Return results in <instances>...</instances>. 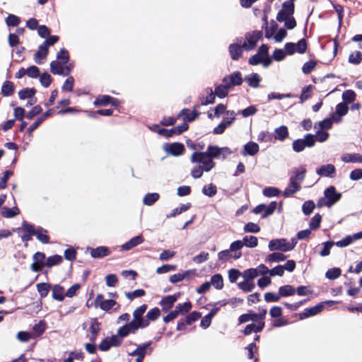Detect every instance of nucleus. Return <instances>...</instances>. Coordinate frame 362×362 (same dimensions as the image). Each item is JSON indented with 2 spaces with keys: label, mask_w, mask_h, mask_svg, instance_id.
Segmentation results:
<instances>
[{
  "label": "nucleus",
  "mask_w": 362,
  "mask_h": 362,
  "mask_svg": "<svg viewBox=\"0 0 362 362\" xmlns=\"http://www.w3.org/2000/svg\"><path fill=\"white\" fill-rule=\"evenodd\" d=\"M297 241L295 238L291 239L290 243L285 238L272 240L269 243L270 251L281 250L282 252H288L292 250L296 245Z\"/></svg>",
  "instance_id": "f257e3e1"
},
{
  "label": "nucleus",
  "mask_w": 362,
  "mask_h": 362,
  "mask_svg": "<svg viewBox=\"0 0 362 362\" xmlns=\"http://www.w3.org/2000/svg\"><path fill=\"white\" fill-rule=\"evenodd\" d=\"M316 142L315 136L308 134L305 136V139H298L293 141L292 146L295 152L303 151L305 147H313Z\"/></svg>",
  "instance_id": "f03ea898"
},
{
  "label": "nucleus",
  "mask_w": 362,
  "mask_h": 362,
  "mask_svg": "<svg viewBox=\"0 0 362 362\" xmlns=\"http://www.w3.org/2000/svg\"><path fill=\"white\" fill-rule=\"evenodd\" d=\"M246 42L243 43V47L245 50H252L255 48L257 42L262 37V32L260 30H254L245 33Z\"/></svg>",
  "instance_id": "7ed1b4c3"
},
{
  "label": "nucleus",
  "mask_w": 362,
  "mask_h": 362,
  "mask_svg": "<svg viewBox=\"0 0 362 362\" xmlns=\"http://www.w3.org/2000/svg\"><path fill=\"white\" fill-rule=\"evenodd\" d=\"M146 309L147 305L143 304L133 312V320L131 322H134V324L139 329H143L149 325V322L143 317Z\"/></svg>",
  "instance_id": "20e7f679"
},
{
  "label": "nucleus",
  "mask_w": 362,
  "mask_h": 362,
  "mask_svg": "<svg viewBox=\"0 0 362 362\" xmlns=\"http://www.w3.org/2000/svg\"><path fill=\"white\" fill-rule=\"evenodd\" d=\"M93 105L95 107H103L111 105L112 107L117 108L120 105V102L117 98L110 95H99L95 99Z\"/></svg>",
  "instance_id": "39448f33"
},
{
  "label": "nucleus",
  "mask_w": 362,
  "mask_h": 362,
  "mask_svg": "<svg viewBox=\"0 0 362 362\" xmlns=\"http://www.w3.org/2000/svg\"><path fill=\"white\" fill-rule=\"evenodd\" d=\"M295 11V5L293 2L285 1L282 4V9L276 15V20L279 22H283L288 18L293 16Z\"/></svg>",
  "instance_id": "423d86ee"
},
{
  "label": "nucleus",
  "mask_w": 362,
  "mask_h": 362,
  "mask_svg": "<svg viewBox=\"0 0 362 362\" xmlns=\"http://www.w3.org/2000/svg\"><path fill=\"white\" fill-rule=\"evenodd\" d=\"M243 81L242 74L238 71L226 76L222 80L223 83H225L229 88L236 86H240L243 83Z\"/></svg>",
  "instance_id": "0eeeda50"
},
{
  "label": "nucleus",
  "mask_w": 362,
  "mask_h": 362,
  "mask_svg": "<svg viewBox=\"0 0 362 362\" xmlns=\"http://www.w3.org/2000/svg\"><path fill=\"white\" fill-rule=\"evenodd\" d=\"M116 305L119 308L120 305L115 300H105L103 294H98L95 299V307L99 306L105 311H109Z\"/></svg>",
  "instance_id": "6e6552de"
},
{
  "label": "nucleus",
  "mask_w": 362,
  "mask_h": 362,
  "mask_svg": "<svg viewBox=\"0 0 362 362\" xmlns=\"http://www.w3.org/2000/svg\"><path fill=\"white\" fill-rule=\"evenodd\" d=\"M152 341H148L141 344H139L135 350H134L130 355L136 356L137 358H144L147 354H151L153 351L151 347Z\"/></svg>",
  "instance_id": "1a4fd4ad"
},
{
  "label": "nucleus",
  "mask_w": 362,
  "mask_h": 362,
  "mask_svg": "<svg viewBox=\"0 0 362 362\" xmlns=\"http://www.w3.org/2000/svg\"><path fill=\"white\" fill-rule=\"evenodd\" d=\"M189 129V125L187 123H182V124L175 127L170 129H162L160 130V136H163L165 138L172 137L173 135H180L183 132L187 131Z\"/></svg>",
  "instance_id": "9d476101"
},
{
  "label": "nucleus",
  "mask_w": 362,
  "mask_h": 362,
  "mask_svg": "<svg viewBox=\"0 0 362 362\" xmlns=\"http://www.w3.org/2000/svg\"><path fill=\"white\" fill-rule=\"evenodd\" d=\"M21 230L23 234L21 240L25 243V247L28 246V242L32 240V236L35 235L34 226L24 221L22 223Z\"/></svg>",
  "instance_id": "9b49d317"
},
{
  "label": "nucleus",
  "mask_w": 362,
  "mask_h": 362,
  "mask_svg": "<svg viewBox=\"0 0 362 362\" xmlns=\"http://www.w3.org/2000/svg\"><path fill=\"white\" fill-rule=\"evenodd\" d=\"M324 195L327 198L329 204L331 206H333L338 202L341 197V194L340 192H337L335 187L334 186H329L325 189Z\"/></svg>",
  "instance_id": "f8f14e48"
},
{
  "label": "nucleus",
  "mask_w": 362,
  "mask_h": 362,
  "mask_svg": "<svg viewBox=\"0 0 362 362\" xmlns=\"http://www.w3.org/2000/svg\"><path fill=\"white\" fill-rule=\"evenodd\" d=\"M164 150L172 156H179L183 154L185 151V146L178 142L166 144Z\"/></svg>",
  "instance_id": "ddd939ff"
},
{
  "label": "nucleus",
  "mask_w": 362,
  "mask_h": 362,
  "mask_svg": "<svg viewBox=\"0 0 362 362\" xmlns=\"http://www.w3.org/2000/svg\"><path fill=\"white\" fill-rule=\"evenodd\" d=\"M324 308L323 303H320L317 305L305 309L304 312L300 313H296L295 315H298L300 320H303L307 317L314 316L315 315H317L318 313H321Z\"/></svg>",
  "instance_id": "4468645a"
},
{
  "label": "nucleus",
  "mask_w": 362,
  "mask_h": 362,
  "mask_svg": "<svg viewBox=\"0 0 362 362\" xmlns=\"http://www.w3.org/2000/svg\"><path fill=\"white\" fill-rule=\"evenodd\" d=\"M349 111L348 105L344 103H340L336 106V111L331 114L332 119L334 122H340L341 117L345 116Z\"/></svg>",
  "instance_id": "2eb2a0df"
},
{
  "label": "nucleus",
  "mask_w": 362,
  "mask_h": 362,
  "mask_svg": "<svg viewBox=\"0 0 362 362\" xmlns=\"http://www.w3.org/2000/svg\"><path fill=\"white\" fill-rule=\"evenodd\" d=\"M139 329L137 326L134 324V322H129L124 325L120 327L117 329V336L120 338H124L127 337L129 334H134Z\"/></svg>",
  "instance_id": "dca6fc26"
},
{
  "label": "nucleus",
  "mask_w": 362,
  "mask_h": 362,
  "mask_svg": "<svg viewBox=\"0 0 362 362\" xmlns=\"http://www.w3.org/2000/svg\"><path fill=\"white\" fill-rule=\"evenodd\" d=\"M196 108L197 107L194 106V110L192 112H189V110L187 109V108H184L182 109V110L180 111V112L177 114V117L178 119L182 117V116H184V122L183 123H187V122H193L194 120H195L196 118H197L199 117V115H200L199 112H197L196 111Z\"/></svg>",
  "instance_id": "f3484780"
},
{
  "label": "nucleus",
  "mask_w": 362,
  "mask_h": 362,
  "mask_svg": "<svg viewBox=\"0 0 362 362\" xmlns=\"http://www.w3.org/2000/svg\"><path fill=\"white\" fill-rule=\"evenodd\" d=\"M258 313H254L252 310H249L250 320L253 323H259L260 322H265L267 310L264 308H258Z\"/></svg>",
  "instance_id": "a211bd4d"
},
{
  "label": "nucleus",
  "mask_w": 362,
  "mask_h": 362,
  "mask_svg": "<svg viewBox=\"0 0 362 362\" xmlns=\"http://www.w3.org/2000/svg\"><path fill=\"white\" fill-rule=\"evenodd\" d=\"M316 172L320 176L329 177H334L336 176V168L332 164L323 165Z\"/></svg>",
  "instance_id": "6ab92c4d"
},
{
  "label": "nucleus",
  "mask_w": 362,
  "mask_h": 362,
  "mask_svg": "<svg viewBox=\"0 0 362 362\" xmlns=\"http://www.w3.org/2000/svg\"><path fill=\"white\" fill-rule=\"evenodd\" d=\"M100 323L97 320V319H94L90 325L89 327V334H88L87 337H88L90 342L94 343L97 339L98 333L100 329Z\"/></svg>",
  "instance_id": "aec40b11"
},
{
  "label": "nucleus",
  "mask_w": 362,
  "mask_h": 362,
  "mask_svg": "<svg viewBox=\"0 0 362 362\" xmlns=\"http://www.w3.org/2000/svg\"><path fill=\"white\" fill-rule=\"evenodd\" d=\"M177 298V296L175 294L163 297L159 303L160 305L162 307L163 311L167 312L168 310L171 309L176 302Z\"/></svg>",
  "instance_id": "412c9836"
},
{
  "label": "nucleus",
  "mask_w": 362,
  "mask_h": 362,
  "mask_svg": "<svg viewBox=\"0 0 362 362\" xmlns=\"http://www.w3.org/2000/svg\"><path fill=\"white\" fill-rule=\"evenodd\" d=\"M243 45L230 44L228 47V52L231 59L235 61L238 60L243 54Z\"/></svg>",
  "instance_id": "4be33fe9"
},
{
  "label": "nucleus",
  "mask_w": 362,
  "mask_h": 362,
  "mask_svg": "<svg viewBox=\"0 0 362 362\" xmlns=\"http://www.w3.org/2000/svg\"><path fill=\"white\" fill-rule=\"evenodd\" d=\"M265 327V322H260L259 323H251L245 327L243 330L244 335H250L252 332L258 333L263 330Z\"/></svg>",
  "instance_id": "5701e85b"
},
{
  "label": "nucleus",
  "mask_w": 362,
  "mask_h": 362,
  "mask_svg": "<svg viewBox=\"0 0 362 362\" xmlns=\"http://www.w3.org/2000/svg\"><path fill=\"white\" fill-rule=\"evenodd\" d=\"M111 253L110 249L106 246H99L90 250V256L93 258H103Z\"/></svg>",
  "instance_id": "b1692460"
},
{
  "label": "nucleus",
  "mask_w": 362,
  "mask_h": 362,
  "mask_svg": "<svg viewBox=\"0 0 362 362\" xmlns=\"http://www.w3.org/2000/svg\"><path fill=\"white\" fill-rule=\"evenodd\" d=\"M35 235L37 239L43 244H48L49 243V236L48 235L47 230L42 227L38 226L35 228L34 226Z\"/></svg>",
  "instance_id": "393cba45"
},
{
  "label": "nucleus",
  "mask_w": 362,
  "mask_h": 362,
  "mask_svg": "<svg viewBox=\"0 0 362 362\" xmlns=\"http://www.w3.org/2000/svg\"><path fill=\"white\" fill-rule=\"evenodd\" d=\"M223 151H226L227 153H230V151L228 148H219L217 146H212L209 145L207 147V150L205 152L209 157H210L211 159L218 158Z\"/></svg>",
  "instance_id": "a878e982"
},
{
  "label": "nucleus",
  "mask_w": 362,
  "mask_h": 362,
  "mask_svg": "<svg viewBox=\"0 0 362 362\" xmlns=\"http://www.w3.org/2000/svg\"><path fill=\"white\" fill-rule=\"evenodd\" d=\"M288 129L286 126L282 125L274 129V141H284L288 136Z\"/></svg>",
  "instance_id": "bb28decb"
},
{
  "label": "nucleus",
  "mask_w": 362,
  "mask_h": 362,
  "mask_svg": "<svg viewBox=\"0 0 362 362\" xmlns=\"http://www.w3.org/2000/svg\"><path fill=\"white\" fill-rule=\"evenodd\" d=\"M301 189V186L298 182H295L293 180H289L288 187L284 189L283 196L288 197L293 195L296 192Z\"/></svg>",
  "instance_id": "cd10ccee"
},
{
  "label": "nucleus",
  "mask_w": 362,
  "mask_h": 362,
  "mask_svg": "<svg viewBox=\"0 0 362 362\" xmlns=\"http://www.w3.org/2000/svg\"><path fill=\"white\" fill-rule=\"evenodd\" d=\"M144 239L142 235H137L131 238L128 242L122 245L123 250H129L133 247L139 245L144 242Z\"/></svg>",
  "instance_id": "c85d7f7f"
},
{
  "label": "nucleus",
  "mask_w": 362,
  "mask_h": 362,
  "mask_svg": "<svg viewBox=\"0 0 362 362\" xmlns=\"http://www.w3.org/2000/svg\"><path fill=\"white\" fill-rule=\"evenodd\" d=\"M259 151V145L255 142H248L244 146V149L242 152L243 156H255Z\"/></svg>",
  "instance_id": "c756f323"
},
{
  "label": "nucleus",
  "mask_w": 362,
  "mask_h": 362,
  "mask_svg": "<svg viewBox=\"0 0 362 362\" xmlns=\"http://www.w3.org/2000/svg\"><path fill=\"white\" fill-rule=\"evenodd\" d=\"M15 92V86L13 82L6 81L1 87V93L4 97H9Z\"/></svg>",
  "instance_id": "7c9ffc66"
},
{
  "label": "nucleus",
  "mask_w": 362,
  "mask_h": 362,
  "mask_svg": "<svg viewBox=\"0 0 362 362\" xmlns=\"http://www.w3.org/2000/svg\"><path fill=\"white\" fill-rule=\"evenodd\" d=\"M66 293H64V288L60 285H54L52 287V296L53 299L59 301H62L64 299Z\"/></svg>",
  "instance_id": "2f4dec72"
},
{
  "label": "nucleus",
  "mask_w": 362,
  "mask_h": 362,
  "mask_svg": "<svg viewBox=\"0 0 362 362\" xmlns=\"http://www.w3.org/2000/svg\"><path fill=\"white\" fill-rule=\"evenodd\" d=\"M293 173V175L290 177V180H293L295 182H302L305 179L306 169L303 167L296 168Z\"/></svg>",
  "instance_id": "473e14b6"
},
{
  "label": "nucleus",
  "mask_w": 362,
  "mask_h": 362,
  "mask_svg": "<svg viewBox=\"0 0 362 362\" xmlns=\"http://www.w3.org/2000/svg\"><path fill=\"white\" fill-rule=\"evenodd\" d=\"M245 81L250 87L257 88L259 86L261 78L257 73H253L250 76H245Z\"/></svg>",
  "instance_id": "72a5a7b5"
},
{
  "label": "nucleus",
  "mask_w": 362,
  "mask_h": 362,
  "mask_svg": "<svg viewBox=\"0 0 362 362\" xmlns=\"http://www.w3.org/2000/svg\"><path fill=\"white\" fill-rule=\"evenodd\" d=\"M342 100L346 105L351 104L356 100V94L353 90H346L342 93Z\"/></svg>",
  "instance_id": "f704fd0d"
},
{
  "label": "nucleus",
  "mask_w": 362,
  "mask_h": 362,
  "mask_svg": "<svg viewBox=\"0 0 362 362\" xmlns=\"http://www.w3.org/2000/svg\"><path fill=\"white\" fill-rule=\"evenodd\" d=\"M211 158L207 156L205 152H194L191 156V161L192 163H204L207 159Z\"/></svg>",
  "instance_id": "c9c22d12"
},
{
  "label": "nucleus",
  "mask_w": 362,
  "mask_h": 362,
  "mask_svg": "<svg viewBox=\"0 0 362 362\" xmlns=\"http://www.w3.org/2000/svg\"><path fill=\"white\" fill-rule=\"evenodd\" d=\"M160 198L158 193H148L146 194L143 199V202L146 206H152L155 204Z\"/></svg>",
  "instance_id": "e433bc0d"
},
{
  "label": "nucleus",
  "mask_w": 362,
  "mask_h": 362,
  "mask_svg": "<svg viewBox=\"0 0 362 362\" xmlns=\"http://www.w3.org/2000/svg\"><path fill=\"white\" fill-rule=\"evenodd\" d=\"M36 92L34 88H25L18 92V96L21 100L32 98L35 95Z\"/></svg>",
  "instance_id": "4c0bfd02"
},
{
  "label": "nucleus",
  "mask_w": 362,
  "mask_h": 362,
  "mask_svg": "<svg viewBox=\"0 0 362 362\" xmlns=\"http://www.w3.org/2000/svg\"><path fill=\"white\" fill-rule=\"evenodd\" d=\"M46 329V322L44 320H40L37 324H35L33 330L34 333L33 334V338L41 336Z\"/></svg>",
  "instance_id": "58836bf2"
},
{
  "label": "nucleus",
  "mask_w": 362,
  "mask_h": 362,
  "mask_svg": "<svg viewBox=\"0 0 362 362\" xmlns=\"http://www.w3.org/2000/svg\"><path fill=\"white\" fill-rule=\"evenodd\" d=\"M279 292L281 297H288L293 296L296 289L291 285H285L279 287Z\"/></svg>",
  "instance_id": "ea45409f"
},
{
  "label": "nucleus",
  "mask_w": 362,
  "mask_h": 362,
  "mask_svg": "<svg viewBox=\"0 0 362 362\" xmlns=\"http://www.w3.org/2000/svg\"><path fill=\"white\" fill-rule=\"evenodd\" d=\"M63 262V258L59 255H54L47 258L45 262V267H52L55 265H59Z\"/></svg>",
  "instance_id": "a19ab883"
},
{
  "label": "nucleus",
  "mask_w": 362,
  "mask_h": 362,
  "mask_svg": "<svg viewBox=\"0 0 362 362\" xmlns=\"http://www.w3.org/2000/svg\"><path fill=\"white\" fill-rule=\"evenodd\" d=\"M313 88L314 87L312 85H308L303 88L301 94L299 97L300 103H304L312 96Z\"/></svg>",
  "instance_id": "79ce46f5"
},
{
  "label": "nucleus",
  "mask_w": 362,
  "mask_h": 362,
  "mask_svg": "<svg viewBox=\"0 0 362 362\" xmlns=\"http://www.w3.org/2000/svg\"><path fill=\"white\" fill-rule=\"evenodd\" d=\"M211 285H213L216 289L221 290L223 288V279L220 274H214L211 278Z\"/></svg>",
  "instance_id": "37998d69"
},
{
  "label": "nucleus",
  "mask_w": 362,
  "mask_h": 362,
  "mask_svg": "<svg viewBox=\"0 0 362 362\" xmlns=\"http://www.w3.org/2000/svg\"><path fill=\"white\" fill-rule=\"evenodd\" d=\"M50 71L55 75H62L64 72L62 63L57 60L52 61L50 63Z\"/></svg>",
  "instance_id": "c03bdc74"
},
{
  "label": "nucleus",
  "mask_w": 362,
  "mask_h": 362,
  "mask_svg": "<svg viewBox=\"0 0 362 362\" xmlns=\"http://www.w3.org/2000/svg\"><path fill=\"white\" fill-rule=\"evenodd\" d=\"M37 289L40 298H45L51 288V285L47 283H39L37 284Z\"/></svg>",
  "instance_id": "a18cd8bd"
},
{
  "label": "nucleus",
  "mask_w": 362,
  "mask_h": 362,
  "mask_svg": "<svg viewBox=\"0 0 362 362\" xmlns=\"http://www.w3.org/2000/svg\"><path fill=\"white\" fill-rule=\"evenodd\" d=\"M20 213L18 207H13L10 209L8 207L4 206L1 211V215L4 218H13L18 215Z\"/></svg>",
  "instance_id": "49530a36"
},
{
  "label": "nucleus",
  "mask_w": 362,
  "mask_h": 362,
  "mask_svg": "<svg viewBox=\"0 0 362 362\" xmlns=\"http://www.w3.org/2000/svg\"><path fill=\"white\" fill-rule=\"evenodd\" d=\"M229 89L230 88L228 87H227L225 83H223V84L217 86L215 88L214 93L219 98H223L228 95Z\"/></svg>",
  "instance_id": "de8ad7c7"
},
{
  "label": "nucleus",
  "mask_w": 362,
  "mask_h": 362,
  "mask_svg": "<svg viewBox=\"0 0 362 362\" xmlns=\"http://www.w3.org/2000/svg\"><path fill=\"white\" fill-rule=\"evenodd\" d=\"M57 61H61L62 64H66L69 62V53L65 48H62L57 54Z\"/></svg>",
  "instance_id": "09e8293b"
},
{
  "label": "nucleus",
  "mask_w": 362,
  "mask_h": 362,
  "mask_svg": "<svg viewBox=\"0 0 362 362\" xmlns=\"http://www.w3.org/2000/svg\"><path fill=\"white\" fill-rule=\"evenodd\" d=\"M192 305L190 301L185 302L184 303H179L176 305L175 309L179 314L185 315L188 313L192 309Z\"/></svg>",
  "instance_id": "8fccbe9b"
},
{
  "label": "nucleus",
  "mask_w": 362,
  "mask_h": 362,
  "mask_svg": "<svg viewBox=\"0 0 362 362\" xmlns=\"http://www.w3.org/2000/svg\"><path fill=\"white\" fill-rule=\"evenodd\" d=\"M362 61V54L360 51H355L349 54L348 62L350 64L358 65Z\"/></svg>",
  "instance_id": "3c124183"
},
{
  "label": "nucleus",
  "mask_w": 362,
  "mask_h": 362,
  "mask_svg": "<svg viewBox=\"0 0 362 362\" xmlns=\"http://www.w3.org/2000/svg\"><path fill=\"white\" fill-rule=\"evenodd\" d=\"M202 317V313L197 311H193L188 314L185 318V323L187 325H192V322L197 321Z\"/></svg>",
  "instance_id": "603ef678"
},
{
  "label": "nucleus",
  "mask_w": 362,
  "mask_h": 362,
  "mask_svg": "<svg viewBox=\"0 0 362 362\" xmlns=\"http://www.w3.org/2000/svg\"><path fill=\"white\" fill-rule=\"evenodd\" d=\"M243 243L244 245L247 247H255L258 245V239L257 237L253 235H246L243 238Z\"/></svg>",
  "instance_id": "864d4df0"
},
{
  "label": "nucleus",
  "mask_w": 362,
  "mask_h": 362,
  "mask_svg": "<svg viewBox=\"0 0 362 362\" xmlns=\"http://www.w3.org/2000/svg\"><path fill=\"white\" fill-rule=\"evenodd\" d=\"M49 54V49L46 45L42 44L39 46L38 50L35 54V59H44Z\"/></svg>",
  "instance_id": "5fc2aeb1"
},
{
  "label": "nucleus",
  "mask_w": 362,
  "mask_h": 362,
  "mask_svg": "<svg viewBox=\"0 0 362 362\" xmlns=\"http://www.w3.org/2000/svg\"><path fill=\"white\" fill-rule=\"evenodd\" d=\"M191 207L190 203H187L185 204H182L180 207L175 208L173 210V211L167 215V218H172L175 217L178 214H180L181 213L186 211Z\"/></svg>",
  "instance_id": "6e6d98bb"
},
{
  "label": "nucleus",
  "mask_w": 362,
  "mask_h": 362,
  "mask_svg": "<svg viewBox=\"0 0 362 362\" xmlns=\"http://www.w3.org/2000/svg\"><path fill=\"white\" fill-rule=\"evenodd\" d=\"M257 140L259 142H273L274 134L269 132H261L257 136Z\"/></svg>",
  "instance_id": "4d7b16f0"
},
{
  "label": "nucleus",
  "mask_w": 362,
  "mask_h": 362,
  "mask_svg": "<svg viewBox=\"0 0 362 362\" xmlns=\"http://www.w3.org/2000/svg\"><path fill=\"white\" fill-rule=\"evenodd\" d=\"M259 274L257 269L251 268L244 271L243 276L247 281H253V279L256 278Z\"/></svg>",
  "instance_id": "13d9d810"
},
{
  "label": "nucleus",
  "mask_w": 362,
  "mask_h": 362,
  "mask_svg": "<svg viewBox=\"0 0 362 362\" xmlns=\"http://www.w3.org/2000/svg\"><path fill=\"white\" fill-rule=\"evenodd\" d=\"M341 270L340 268L334 267V268L329 269L327 271V272L325 274V276L330 280H334V279H336L338 277H339L341 275Z\"/></svg>",
  "instance_id": "bf43d9fd"
},
{
  "label": "nucleus",
  "mask_w": 362,
  "mask_h": 362,
  "mask_svg": "<svg viewBox=\"0 0 362 362\" xmlns=\"http://www.w3.org/2000/svg\"><path fill=\"white\" fill-rule=\"evenodd\" d=\"M315 207V204L313 201L308 200L303 203L302 206V211L305 216L310 215Z\"/></svg>",
  "instance_id": "052dcab7"
},
{
  "label": "nucleus",
  "mask_w": 362,
  "mask_h": 362,
  "mask_svg": "<svg viewBox=\"0 0 362 362\" xmlns=\"http://www.w3.org/2000/svg\"><path fill=\"white\" fill-rule=\"evenodd\" d=\"M160 315V310L158 308H154L148 310L146 315V320L150 322V321L156 320Z\"/></svg>",
  "instance_id": "680f3d73"
},
{
  "label": "nucleus",
  "mask_w": 362,
  "mask_h": 362,
  "mask_svg": "<svg viewBox=\"0 0 362 362\" xmlns=\"http://www.w3.org/2000/svg\"><path fill=\"white\" fill-rule=\"evenodd\" d=\"M6 23L8 26H18L21 23V19L18 16L14 14H8L5 19Z\"/></svg>",
  "instance_id": "e2e57ef3"
},
{
  "label": "nucleus",
  "mask_w": 362,
  "mask_h": 362,
  "mask_svg": "<svg viewBox=\"0 0 362 362\" xmlns=\"http://www.w3.org/2000/svg\"><path fill=\"white\" fill-rule=\"evenodd\" d=\"M238 286L244 292H250L254 289L255 284L253 281L245 280V281L240 282Z\"/></svg>",
  "instance_id": "0e129e2a"
},
{
  "label": "nucleus",
  "mask_w": 362,
  "mask_h": 362,
  "mask_svg": "<svg viewBox=\"0 0 362 362\" xmlns=\"http://www.w3.org/2000/svg\"><path fill=\"white\" fill-rule=\"evenodd\" d=\"M286 259V256L281 252H274L267 256V260L269 262H281Z\"/></svg>",
  "instance_id": "69168bd1"
},
{
  "label": "nucleus",
  "mask_w": 362,
  "mask_h": 362,
  "mask_svg": "<svg viewBox=\"0 0 362 362\" xmlns=\"http://www.w3.org/2000/svg\"><path fill=\"white\" fill-rule=\"evenodd\" d=\"M322 221V216L320 214H316L310 220L309 226L312 230H316L320 226Z\"/></svg>",
  "instance_id": "338daca9"
},
{
  "label": "nucleus",
  "mask_w": 362,
  "mask_h": 362,
  "mask_svg": "<svg viewBox=\"0 0 362 362\" xmlns=\"http://www.w3.org/2000/svg\"><path fill=\"white\" fill-rule=\"evenodd\" d=\"M316 65L317 62L315 61L310 60L303 64L302 71L305 74H309L315 69Z\"/></svg>",
  "instance_id": "774afa93"
}]
</instances>
